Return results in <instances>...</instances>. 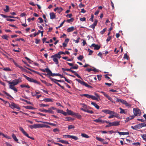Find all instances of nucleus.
<instances>
[{
  "mask_svg": "<svg viewBox=\"0 0 146 146\" xmlns=\"http://www.w3.org/2000/svg\"><path fill=\"white\" fill-rule=\"evenodd\" d=\"M70 69H71V68L70 69L64 68H62V70L64 72L65 71L70 72Z\"/></svg>",
  "mask_w": 146,
  "mask_h": 146,
  "instance_id": "nucleus-50",
  "label": "nucleus"
},
{
  "mask_svg": "<svg viewBox=\"0 0 146 146\" xmlns=\"http://www.w3.org/2000/svg\"><path fill=\"white\" fill-rule=\"evenodd\" d=\"M75 80L82 85L88 88L92 87L88 85L87 84L85 83L84 81H82L80 80L77 78Z\"/></svg>",
  "mask_w": 146,
  "mask_h": 146,
  "instance_id": "nucleus-6",
  "label": "nucleus"
},
{
  "mask_svg": "<svg viewBox=\"0 0 146 146\" xmlns=\"http://www.w3.org/2000/svg\"><path fill=\"white\" fill-rule=\"evenodd\" d=\"M12 137L15 141L17 142L18 141V139L17 138L16 136L13 133L12 134Z\"/></svg>",
  "mask_w": 146,
  "mask_h": 146,
  "instance_id": "nucleus-37",
  "label": "nucleus"
},
{
  "mask_svg": "<svg viewBox=\"0 0 146 146\" xmlns=\"http://www.w3.org/2000/svg\"><path fill=\"white\" fill-rule=\"evenodd\" d=\"M46 127V128H50V127L47 125L44 124H40V128Z\"/></svg>",
  "mask_w": 146,
  "mask_h": 146,
  "instance_id": "nucleus-26",
  "label": "nucleus"
},
{
  "mask_svg": "<svg viewBox=\"0 0 146 146\" xmlns=\"http://www.w3.org/2000/svg\"><path fill=\"white\" fill-rule=\"evenodd\" d=\"M50 19H54L56 17V15L53 12L51 13H50Z\"/></svg>",
  "mask_w": 146,
  "mask_h": 146,
  "instance_id": "nucleus-18",
  "label": "nucleus"
},
{
  "mask_svg": "<svg viewBox=\"0 0 146 146\" xmlns=\"http://www.w3.org/2000/svg\"><path fill=\"white\" fill-rule=\"evenodd\" d=\"M20 86L22 88H23L24 87H26L28 88H30V86L28 84L26 85L24 84H22L20 85Z\"/></svg>",
  "mask_w": 146,
  "mask_h": 146,
  "instance_id": "nucleus-38",
  "label": "nucleus"
},
{
  "mask_svg": "<svg viewBox=\"0 0 146 146\" xmlns=\"http://www.w3.org/2000/svg\"><path fill=\"white\" fill-rule=\"evenodd\" d=\"M121 103L125 104L126 106L130 107L131 106V105L128 103L127 101L123 100Z\"/></svg>",
  "mask_w": 146,
  "mask_h": 146,
  "instance_id": "nucleus-14",
  "label": "nucleus"
},
{
  "mask_svg": "<svg viewBox=\"0 0 146 146\" xmlns=\"http://www.w3.org/2000/svg\"><path fill=\"white\" fill-rule=\"evenodd\" d=\"M97 22H98L97 20H95L94 22V23L93 24L90 25V28H91L92 29H94L95 27L96 26L97 23Z\"/></svg>",
  "mask_w": 146,
  "mask_h": 146,
  "instance_id": "nucleus-12",
  "label": "nucleus"
},
{
  "mask_svg": "<svg viewBox=\"0 0 146 146\" xmlns=\"http://www.w3.org/2000/svg\"><path fill=\"white\" fill-rule=\"evenodd\" d=\"M29 128L31 129H36L40 128V124H35L33 125H30L29 126Z\"/></svg>",
  "mask_w": 146,
  "mask_h": 146,
  "instance_id": "nucleus-10",
  "label": "nucleus"
},
{
  "mask_svg": "<svg viewBox=\"0 0 146 146\" xmlns=\"http://www.w3.org/2000/svg\"><path fill=\"white\" fill-rule=\"evenodd\" d=\"M135 117V116L133 115L130 116H129L127 118V119L128 121H129L130 120H131L133 119Z\"/></svg>",
  "mask_w": 146,
  "mask_h": 146,
  "instance_id": "nucleus-44",
  "label": "nucleus"
},
{
  "mask_svg": "<svg viewBox=\"0 0 146 146\" xmlns=\"http://www.w3.org/2000/svg\"><path fill=\"white\" fill-rule=\"evenodd\" d=\"M78 66L77 64H76L75 66H72L71 67V69H76L78 68Z\"/></svg>",
  "mask_w": 146,
  "mask_h": 146,
  "instance_id": "nucleus-45",
  "label": "nucleus"
},
{
  "mask_svg": "<svg viewBox=\"0 0 146 146\" xmlns=\"http://www.w3.org/2000/svg\"><path fill=\"white\" fill-rule=\"evenodd\" d=\"M64 78L65 79V81L68 83L71 84L72 83V81L71 80L66 79V77H64Z\"/></svg>",
  "mask_w": 146,
  "mask_h": 146,
  "instance_id": "nucleus-54",
  "label": "nucleus"
},
{
  "mask_svg": "<svg viewBox=\"0 0 146 146\" xmlns=\"http://www.w3.org/2000/svg\"><path fill=\"white\" fill-rule=\"evenodd\" d=\"M10 60H12L13 62L14 63L16 66L19 67L23 71H25V69L22 66L18 65L13 58H11Z\"/></svg>",
  "mask_w": 146,
  "mask_h": 146,
  "instance_id": "nucleus-8",
  "label": "nucleus"
},
{
  "mask_svg": "<svg viewBox=\"0 0 146 146\" xmlns=\"http://www.w3.org/2000/svg\"><path fill=\"white\" fill-rule=\"evenodd\" d=\"M101 93H102L108 99V100H109L111 101L112 103H113L114 104L115 103V102L113 101V100L112 99V98L109 96L106 93L103 92H101Z\"/></svg>",
  "mask_w": 146,
  "mask_h": 146,
  "instance_id": "nucleus-9",
  "label": "nucleus"
},
{
  "mask_svg": "<svg viewBox=\"0 0 146 146\" xmlns=\"http://www.w3.org/2000/svg\"><path fill=\"white\" fill-rule=\"evenodd\" d=\"M100 48V46L97 44L95 48H94V49L96 50H98Z\"/></svg>",
  "mask_w": 146,
  "mask_h": 146,
  "instance_id": "nucleus-64",
  "label": "nucleus"
},
{
  "mask_svg": "<svg viewBox=\"0 0 146 146\" xmlns=\"http://www.w3.org/2000/svg\"><path fill=\"white\" fill-rule=\"evenodd\" d=\"M131 128L134 130L140 129L138 124L135 125L134 126H131Z\"/></svg>",
  "mask_w": 146,
  "mask_h": 146,
  "instance_id": "nucleus-27",
  "label": "nucleus"
},
{
  "mask_svg": "<svg viewBox=\"0 0 146 146\" xmlns=\"http://www.w3.org/2000/svg\"><path fill=\"white\" fill-rule=\"evenodd\" d=\"M21 79V78L19 77L18 79H16L13 80L12 82H10V81H8L7 82L10 85H11L12 86H14L17 85L19 83L22 82V80Z\"/></svg>",
  "mask_w": 146,
  "mask_h": 146,
  "instance_id": "nucleus-2",
  "label": "nucleus"
},
{
  "mask_svg": "<svg viewBox=\"0 0 146 146\" xmlns=\"http://www.w3.org/2000/svg\"><path fill=\"white\" fill-rule=\"evenodd\" d=\"M133 144L135 146H140L141 145L140 143L139 142L134 143H133Z\"/></svg>",
  "mask_w": 146,
  "mask_h": 146,
  "instance_id": "nucleus-59",
  "label": "nucleus"
},
{
  "mask_svg": "<svg viewBox=\"0 0 146 146\" xmlns=\"http://www.w3.org/2000/svg\"><path fill=\"white\" fill-rule=\"evenodd\" d=\"M96 139L97 140H98L99 141H101V142L103 141L104 140V139L101 138L99 137H96Z\"/></svg>",
  "mask_w": 146,
  "mask_h": 146,
  "instance_id": "nucleus-46",
  "label": "nucleus"
},
{
  "mask_svg": "<svg viewBox=\"0 0 146 146\" xmlns=\"http://www.w3.org/2000/svg\"><path fill=\"white\" fill-rule=\"evenodd\" d=\"M41 122L43 123H44L47 124H48L50 125H52L53 126H56L57 125L56 124L53 123H49L48 122H46V121H41Z\"/></svg>",
  "mask_w": 146,
  "mask_h": 146,
  "instance_id": "nucleus-20",
  "label": "nucleus"
},
{
  "mask_svg": "<svg viewBox=\"0 0 146 146\" xmlns=\"http://www.w3.org/2000/svg\"><path fill=\"white\" fill-rule=\"evenodd\" d=\"M51 58L52 59L53 61L56 64H58V61L57 58L55 57H52V56H51Z\"/></svg>",
  "mask_w": 146,
  "mask_h": 146,
  "instance_id": "nucleus-16",
  "label": "nucleus"
},
{
  "mask_svg": "<svg viewBox=\"0 0 146 146\" xmlns=\"http://www.w3.org/2000/svg\"><path fill=\"white\" fill-rule=\"evenodd\" d=\"M9 88H10L16 92H17V90L15 88L14 86H13L11 85H10Z\"/></svg>",
  "mask_w": 146,
  "mask_h": 146,
  "instance_id": "nucleus-25",
  "label": "nucleus"
},
{
  "mask_svg": "<svg viewBox=\"0 0 146 146\" xmlns=\"http://www.w3.org/2000/svg\"><path fill=\"white\" fill-rule=\"evenodd\" d=\"M119 109L120 110V111L119 112L120 113H124L125 114H127V112L125 111L123 109L121 108H119Z\"/></svg>",
  "mask_w": 146,
  "mask_h": 146,
  "instance_id": "nucleus-33",
  "label": "nucleus"
},
{
  "mask_svg": "<svg viewBox=\"0 0 146 146\" xmlns=\"http://www.w3.org/2000/svg\"><path fill=\"white\" fill-rule=\"evenodd\" d=\"M56 108L53 107H52L51 108H50V110H51V111L50 112H49V113H51L52 114H54V112L52 110H56Z\"/></svg>",
  "mask_w": 146,
  "mask_h": 146,
  "instance_id": "nucleus-41",
  "label": "nucleus"
},
{
  "mask_svg": "<svg viewBox=\"0 0 146 146\" xmlns=\"http://www.w3.org/2000/svg\"><path fill=\"white\" fill-rule=\"evenodd\" d=\"M133 111L135 116H140L141 111L138 108H133Z\"/></svg>",
  "mask_w": 146,
  "mask_h": 146,
  "instance_id": "nucleus-7",
  "label": "nucleus"
},
{
  "mask_svg": "<svg viewBox=\"0 0 146 146\" xmlns=\"http://www.w3.org/2000/svg\"><path fill=\"white\" fill-rule=\"evenodd\" d=\"M45 72L48 73L47 74L50 76L52 72L48 68H45Z\"/></svg>",
  "mask_w": 146,
  "mask_h": 146,
  "instance_id": "nucleus-31",
  "label": "nucleus"
},
{
  "mask_svg": "<svg viewBox=\"0 0 146 146\" xmlns=\"http://www.w3.org/2000/svg\"><path fill=\"white\" fill-rule=\"evenodd\" d=\"M80 96L82 97L85 96L88 98H90L91 95H90L88 94H81Z\"/></svg>",
  "mask_w": 146,
  "mask_h": 146,
  "instance_id": "nucleus-35",
  "label": "nucleus"
},
{
  "mask_svg": "<svg viewBox=\"0 0 146 146\" xmlns=\"http://www.w3.org/2000/svg\"><path fill=\"white\" fill-rule=\"evenodd\" d=\"M73 116L76 117L78 119H80L82 118L81 115L78 113H77L74 112Z\"/></svg>",
  "mask_w": 146,
  "mask_h": 146,
  "instance_id": "nucleus-13",
  "label": "nucleus"
},
{
  "mask_svg": "<svg viewBox=\"0 0 146 146\" xmlns=\"http://www.w3.org/2000/svg\"><path fill=\"white\" fill-rule=\"evenodd\" d=\"M52 57H55L56 58H58L59 59H60L61 56L60 55V54H59L58 53L57 54H54L53 55H52Z\"/></svg>",
  "mask_w": 146,
  "mask_h": 146,
  "instance_id": "nucleus-29",
  "label": "nucleus"
},
{
  "mask_svg": "<svg viewBox=\"0 0 146 146\" xmlns=\"http://www.w3.org/2000/svg\"><path fill=\"white\" fill-rule=\"evenodd\" d=\"M60 76V74L59 73H53L52 72L51 73L50 76Z\"/></svg>",
  "mask_w": 146,
  "mask_h": 146,
  "instance_id": "nucleus-32",
  "label": "nucleus"
},
{
  "mask_svg": "<svg viewBox=\"0 0 146 146\" xmlns=\"http://www.w3.org/2000/svg\"><path fill=\"white\" fill-rule=\"evenodd\" d=\"M74 19L73 18H71L70 19H68L66 21L68 23L72 22L74 21Z\"/></svg>",
  "mask_w": 146,
  "mask_h": 146,
  "instance_id": "nucleus-47",
  "label": "nucleus"
},
{
  "mask_svg": "<svg viewBox=\"0 0 146 146\" xmlns=\"http://www.w3.org/2000/svg\"><path fill=\"white\" fill-rule=\"evenodd\" d=\"M9 36L6 35H4L2 36V38L3 39L6 40H8V38Z\"/></svg>",
  "mask_w": 146,
  "mask_h": 146,
  "instance_id": "nucleus-49",
  "label": "nucleus"
},
{
  "mask_svg": "<svg viewBox=\"0 0 146 146\" xmlns=\"http://www.w3.org/2000/svg\"><path fill=\"white\" fill-rule=\"evenodd\" d=\"M63 10V9L62 7L58 8V12L59 13H61L62 11Z\"/></svg>",
  "mask_w": 146,
  "mask_h": 146,
  "instance_id": "nucleus-61",
  "label": "nucleus"
},
{
  "mask_svg": "<svg viewBox=\"0 0 146 146\" xmlns=\"http://www.w3.org/2000/svg\"><path fill=\"white\" fill-rule=\"evenodd\" d=\"M7 104L9 105V106L12 109L14 108H16L18 110H20L21 109L20 108L18 104L14 103L11 102V104H10L9 102V104Z\"/></svg>",
  "mask_w": 146,
  "mask_h": 146,
  "instance_id": "nucleus-4",
  "label": "nucleus"
},
{
  "mask_svg": "<svg viewBox=\"0 0 146 146\" xmlns=\"http://www.w3.org/2000/svg\"><path fill=\"white\" fill-rule=\"evenodd\" d=\"M83 58V56L82 55H80L77 58L78 59L80 60H82Z\"/></svg>",
  "mask_w": 146,
  "mask_h": 146,
  "instance_id": "nucleus-62",
  "label": "nucleus"
},
{
  "mask_svg": "<svg viewBox=\"0 0 146 146\" xmlns=\"http://www.w3.org/2000/svg\"><path fill=\"white\" fill-rule=\"evenodd\" d=\"M123 58L125 59H126L127 60H128L129 58V57L127 56V54L126 53L124 55Z\"/></svg>",
  "mask_w": 146,
  "mask_h": 146,
  "instance_id": "nucleus-55",
  "label": "nucleus"
},
{
  "mask_svg": "<svg viewBox=\"0 0 146 146\" xmlns=\"http://www.w3.org/2000/svg\"><path fill=\"white\" fill-rule=\"evenodd\" d=\"M139 126V128L140 129L143 127L146 126V123H141L138 124Z\"/></svg>",
  "mask_w": 146,
  "mask_h": 146,
  "instance_id": "nucleus-36",
  "label": "nucleus"
},
{
  "mask_svg": "<svg viewBox=\"0 0 146 146\" xmlns=\"http://www.w3.org/2000/svg\"><path fill=\"white\" fill-rule=\"evenodd\" d=\"M90 98H91L93 100H98V98H97L92 95H91Z\"/></svg>",
  "mask_w": 146,
  "mask_h": 146,
  "instance_id": "nucleus-48",
  "label": "nucleus"
},
{
  "mask_svg": "<svg viewBox=\"0 0 146 146\" xmlns=\"http://www.w3.org/2000/svg\"><path fill=\"white\" fill-rule=\"evenodd\" d=\"M49 78L52 81L54 82V83H55L57 85V84H59L58 82H57V80H56L55 79L53 78L52 77H49Z\"/></svg>",
  "mask_w": 146,
  "mask_h": 146,
  "instance_id": "nucleus-24",
  "label": "nucleus"
},
{
  "mask_svg": "<svg viewBox=\"0 0 146 146\" xmlns=\"http://www.w3.org/2000/svg\"><path fill=\"white\" fill-rule=\"evenodd\" d=\"M118 133L120 135H129V132H120L118 131Z\"/></svg>",
  "mask_w": 146,
  "mask_h": 146,
  "instance_id": "nucleus-30",
  "label": "nucleus"
},
{
  "mask_svg": "<svg viewBox=\"0 0 146 146\" xmlns=\"http://www.w3.org/2000/svg\"><path fill=\"white\" fill-rule=\"evenodd\" d=\"M67 112L68 115L72 116L73 115L74 113L71 110H69L68 109H67Z\"/></svg>",
  "mask_w": 146,
  "mask_h": 146,
  "instance_id": "nucleus-19",
  "label": "nucleus"
},
{
  "mask_svg": "<svg viewBox=\"0 0 146 146\" xmlns=\"http://www.w3.org/2000/svg\"><path fill=\"white\" fill-rule=\"evenodd\" d=\"M81 135L82 137L86 138H89L90 137L88 135L85 133H82Z\"/></svg>",
  "mask_w": 146,
  "mask_h": 146,
  "instance_id": "nucleus-43",
  "label": "nucleus"
},
{
  "mask_svg": "<svg viewBox=\"0 0 146 146\" xmlns=\"http://www.w3.org/2000/svg\"><path fill=\"white\" fill-rule=\"evenodd\" d=\"M6 9H4V11L5 12H7L9 11V6L8 5L5 6Z\"/></svg>",
  "mask_w": 146,
  "mask_h": 146,
  "instance_id": "nucleus-42",
  "label": "nucleus"
},
{
  "mask_svg": "<svg viewBox=\"0 0 146 146\" xmlns=\"http://www.w3.org/2000/svg\"><path fill=\"white\" fill-rule=\"evenodd\" d=\"M50 108L48 109V110H45L44 109H40L39 110L42 112H44L45 113L48 112L49 113V112H50Z\"/></svg>",
  "mask_w": 146,
  "mask_h": 146,
  "instance_id": "nucleus-17",
  "label": "nucleus"
},
{
  "mask_svg": "<svg viewBox=\"0 0 146 146\" xmlns=\"http://www.w3.org/2000/svg\"><path fill=\"white\" fill-rule=\"evenodd\" d=\"M110 115H113L116 116V117L117 118H119V117L118 116L119 114L116 112H115L114 111H111Z\"/></svg>",
  "mask_w": 146,
  "mask_h": 146,
  "instance_id": "nucleus-15",
  "label": "nucleus"
},
{
  "mask_svg": "<svg viewBox=\"0 0 146 146\" xmlns=\"http://www.w3.org/2000/svg\"><path fill=\"white\" fill-rule=\"evenodd\" d=\"M112 123L113 126H117L120 125L119 121H114Z\"/></svg>",
  "mask_w": 146,
  "mask_h": 146,
  "instance_id": "nucleus-28",
  "label": "nucleus"
},
{
  "mask_svg": "<svg viewBox=\"0 0 146 146\" xmlns=\"http://www.w3.org/2000/svg\"><path fill=\"white\" fill-rule=\"evenodd\" d=\"M106 28H104L103 29V30L100 32V33L102 35L106 31Z\"/></svg>",
  "mask_w": 146,
  "mask_h": 146,
  "instance_id": "nucleus-63",
  "label": "nucleus"
},
{
  "mask_svg": "<svg viewBox=\"0 0 146 146\" xmlns=\"http://www.w3.org/2000/svg\"><path fill=\"white\" fill-rule=\"evenodd\" d=\"M21 100L23 101L26 102L28 104H31V103L30 102L26 100H25V99H21Z\"/></svg>",
  "mask_w": 146,
  "mask_h": 146,
  "instance_id": "nucleus-53",
  "label": "nucleus"
},
{
  "mask_svg": "<svg viewBox=\"0 0 146 146\" xmlns=\"http://www.w3.org/2000/svg\"><path fill=\"white\" fill-rule=\"evenodd\" d=\"M71 138L73 139L74 140H77L78 139V138L77 136L73 135H71Z\"/></svg>",
  "mask_w": 146,
  "mask_h": 146,
  "instance_id": "nucleus-52",
  "label": "nucleus"
},
{
  "mask_svg": "<svg viewBox=\"0 0 146 146\" xmlns=\"http://www.w3.org/2000/svg\"><path fill=\"white\" fill-rule=\"evenodd\" d=\"M102 111L106 114H110L111 113V110H102Z\"/></svg>",
  "mask_w": 146,
  "mask_h": 146,
  "instance_id": "nucleus-23",
  "label": "nucleus"
},
{
  "mask_svg": "<svg viewBox=\"0 0 146 146\" xmlns=\"http://www.w3.org/2000/svg\"><path fill=\"white\" fill-rule=\"evenodd\" d=\"M58 141L62 143H64V144H70L68 141H66L65 140H59Z\"/></svg>",
  "mask_w": 146,
  "mask_h": 146,
  "instance_id": "nucleus-34",
  "label": "nucleus"
},
{
  "mask_svg": "<svg viewBox=\"0 0 146 146\" xmlns=\"http://www.w3.org/2000/svg\"><path fill=\"white\" fill-rule=\"evenodd\" d=\"M3 70L5 71H11V70L9 67H6L4 68Z\"/></svg>",
  "mask_w": 146,
  "mask_h": 146,
  "instance_id": "nucleus-56",
  "label": "nucleus"
},
{
  "mask_svg": "<svg viewBox=\"0 0 146 146\" xmlns=\"http://www.w3.org/2000/svg\"><path fill=\"white\" fill-rule=\"evenodd\" d=\"M39 106L40 107H48L49 105L48 104H39Z\"/></svg>",
  "mask_w": 146,
  "mask_h": 146,
  "instance_id": "nucleus-57",
  "label": "nucleus"
},
{
  "mask_svg": "<svg viewBox=\"0 0 146 146\" xmlns=\"http://www.w3.org/2000/svg\"><path fill=\"white\" fill-rule=\"evenodd\" d=\"M112 125H113V124H112V122L109 123L108 125H106V127H111L112 126H113Z\"/></svg>",
  "mask_w": 146,
  "mask_h": 146,
  "instance_id": "nucleus-60",
  "label": "nucleus"
},
{
  "mask_svg": "<svg viewBox=\"0 0 146 146\" xmlns=\"http://www.w3.org/2000/svg\"><path fill=\"white\" fill-rule=\"evenodd\" d=\"M93 121L97 123H104V120H102L100 118H99L98 119H95Z\"/></svg>",
  "mask_w": 146,
  "mask_h": 146,
  "instance_id": "nucleus-11",
  "label": "nucleus"
},
{
  "mask_svg": "<svg viewBox=\"0 0 146 146\" xmlns=\"http://www.w3.org/2000/svg\"><path fill=\"white\" fill-rule=\"evenodd\" d=\"M20 130L22 132L23 134L27 137L32 139L33 140H34V138L33 137H30L28 133H27L24 130V129L21 127H19Z\"/></svg>",
  "mask_w": 146,
  "mask_h": 146,
  "instance_id": "nucleus-5",
  "label": "nucleus"
},
{
  "mask_svg": "<svg viewBox=\"0 0 146 146\" xmlns=\"http://www.w3.org/2000/svg\"><path fill=\"white\" fill-rule=\"evenodd\" d=\"M91 104L92 105L94 106L96 109L98 110L100 108L99 106L96 103L94 102H92Z\"/></svg>",
  "mask_w": 146,
  "mask_h": 146,
  "instance_id": "nucleus-22",
  "label": "nucleus"
},
{
  "mask_svg": "<svg viewBox=\"0 0 146 146\" xmlns=\"http://www.w3.org/2000/svg\"><path fill=\"white\" fill-rule=\"evenodd\" d=\"M74 30V27L72 26L68 28L67 30L68 32L70 33L73 31Z\"/></svg>",
  "mask_w": 146,
  "mask_h": 146,
  "instance_id": "nucleus-21",
  "label": "nucleus"
},
{
  "mask_svg": "<svg viewBox=\"0 0 146 146\" xmlns=\"http://www.w3.org/2000/svg\"><path fill=\"white\" fill-rule=\"evenodd\" d=\"M43 101L45 102H52L53 101L52 99L50 98H44L43 100Z\"/></svg>",
  "mask_w": 146,
  "mask_h": 146,
  "instance_id": "nucleus-39",
  "label": "nucleus"
},
{
  "mask_svg": "<svg viewBox=\"0 0 146 146\" xmlns=\"http://www.w3.org/2000/svg\"><path fill=\"white\" fill-rule=\"evenodd\" d=\"M80 105L82 106V108H80V110L83 111H84L86 112L87 113L90 114H93L94 113L93 111L92 110H88V106L86 105L84 103H80Z\"/></svg>",
  "mask_w": 146,
  "mask_h": 146,
  "instance_id": "nucleus-1",
  "label": "nucleus"
},
{
  "mask_svg": "<svg viewBox=\"0 0 146 146\" xmlns=\"http://www.w3.org/2000/svg\"><path fill=\"white\" fill-rule=\"evenodd\" d=\"M88 51H89L88 55H91L93 53V51L90 50L89 48L88 49Z\"/></svg>",
  "mask_w": 146,
  "mask_h": 146,
  "instance_id": "nucleus-58",
  "label": "nucleus"
},
{
  "mask_svg": "<svg viewBox=\"0 0 146 146\" xmlns=\"http://www.w3.org/2000/svg\"><path fill=\"white\" fill-rule=\"evenodd\" d=\"M23 76L28 81L31 82H33L36 84H37L39 85H40L41 84L40 82H38L36 80L33 79L32 78L29 77L24 74H23Z\"/></svg>",
  "mask_w": 146,
  "mask_h": 146,
  "instance_id": "nucleus-3",
  "label": "nucleus"
},
{
  "mask_svg": "<svg viewBox=\"0 0 146 146\" xmlns=\"http://www.w3.org/2000/svg\"><path fill=\"white\" fill-rule=\"evenodd\" d=\"M74 126L72 125H69L68 127V129H74Z\"/></svg>",
  "mask_w": 146,
  "mask_h": 146,
  "instance_id": "nucleus-51",
  "label": "nucleus"
},
{
  "mask_svg": "<svg viewBox=\"0 0 146 146\" xmlns=\"http://www.w3.org/2000/svg\"><path fill=\"white\" fill-rule=\"evenodd\" d=\"M24 107L26 109H27L34 110V108L31 106H24Z\"/></svg>",
  "mask_w": 146,
  "mask_h": 146,
  "instance_id": "nucleus-40",
  "label": "nucleus"
}]
</instances>
